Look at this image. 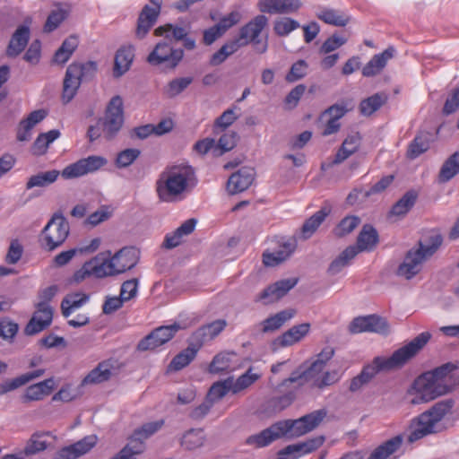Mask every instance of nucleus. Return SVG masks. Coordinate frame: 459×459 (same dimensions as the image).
<instances>
[{"instance_id": "1", "label": "nucleus", "mask_w": 459, "mask_h": 459, "mask_svg": "<svg viewBox=\"0 0 459 459\" xmlns=\"http://www.w3.org/2000/svg\"><path fill=\"white\" fill-rule=\"evenodd\" d=\"M455 369L456 366L448 362L417 377L411 388L410 403H429L451 392L456 385L452 374Z\"/></svg>"}, {"instance_id": "2", "label": "nucleus", "mask_w": 459, "mask_h": 459, "mask_svg": "<svg viewBox=\"0 0 459 459\" xmlns=\"http://www.w3.org/2000/svg\"><path fill=\"white\" fill-rule=\"evenodd\" d=\"M197 182L192 166L181 163L168 166L156 181V193L160 200L166 203L182 200L191 192Z\"/></svg>"}, {"instance_id": "3", "label": "nucleus", "mask_w": 459, "mask_h": 459, "mask_svg": "<svg viewBox=\"0 0 459 459\" xmlns=\"http://www.w3.org/2000/svg\"><path fill=\"white\" fill-rule=\"evenodd\" d=\"M443 244V237L437 230H430L410 248L403 261L396 269V275L411 280L419 274L425 262L430 259Z\"/></svg>"}, {"instance_id": "4", "label": "nucleus", "mask_w": 459, "mask_h": 459, "mask_svg": "<svg viewBox=\"0 0 459 459\" xmlns=\"http://www.w3.org/2000/svg\"><path fill=\"white\" fill-rule=\"evenodd\" d=\"M430 337L429 333H421L408 344L395 351L392 356L374 358L370 364L364 366L362 368L361 377H364L369 383L379 372H387L403 367L427 344Z\"/></svg>"}, {"instance_id": "5", "label": "nucleus", "mask_w": 459, "mask_h": 459, "mask_svg": "<svg viewBox=\"0 0 459 459\" xmlns=\"http://www.w3.org/2000/svg\"><path fill=\"white\" fill-rule=\"evenodd\" d=\"M454 402L451 399L436 403L428 411L415 418L411 425L408 441L413 443L429 435L443 432L447 429L445 418L452 412Z\"/></svg>"}, {"instance_id": "6", "label": "nucleus", "mask_w": 459, "mask_h": 459, "mask_svg": "<svg viewBox=\"0 0 459 459\" xmlns=\"http://www.w3.org/2000/svg\"><path fill=\"white\" fill-rule=\"evenodd\" d=\"M69 224L61 212H56L42 230L41 247L48 251H53L60 247L69 234Z\"/></svg>"}, {"instance_id": "7", "label": "nucleus", "mask_w": 459, "mask_h": 459, "mask_svg": "<svg viewBox=\"0 0 459 459\" xmlns=\"http://www.w3.org/2000/svg\"><path fill=\"white\" fill-rule=\"evenodd\" d=\"M326 414V411L321 409L296 420H283L282 423L287 433V438H297L313 431L324 420Z\"/></svg>"}, {"instance_id": "8", "label": "nucleus", "mask_w": 459, "mask_h": 459, "mask_svg": "<svg viewBox=\"0 0 459 459\" xmlns=\"http://www.w3.org/2000/svg\"><path fill=\"white\" fill-rule=\"evenodd\" d=\"M102 126L103 136L112 140L120 131L124 123L123 100L118 95L114 96L108 102L103 118L99 119Z\"/></svg>"}, {"instance_id": "9", "label": "nucleus", "mask_w": 459, "mask_h": 459, "mask_svg": "<svg viewBox=\"0 0 459 459\" xmlns=\"http://www.w3.org/2000/svg\"><path fill=\"white\" fill-rule=\"evenodd\" d=\"M323 370L324 368L320 367V364L313 362L309 366L302 364L289 377L281 382L280 387H289L290 385H297L300 388L306 384H310L312 387H316V383L320 380Z\"/></svg>"}, {"instance_id": "10", "label": "nucleus", "mask_w": 459, "mask_h": 459, "mask_svg": "<svg viewBox=\"0 0 459 459\" xmlns=\"http://www.w3.org/2000/svg\"><path fill=\"white\" fill-rule=\"evenodd\" d=\"M184 57V50L174 48L169 43L160 41L147 57L148 63L152 65L166 64L169 68H176Z\"/></svg>"}, {"instance_id": "11", "label": "nucleus", "mask_w": 459, "mask_h": 459, "mask_svg": "<svg viewBox=\"0 0 459 459\" xmlns=\"http://www.w3.org/2000/svg\"><path fill=\"white\" fill-rule=\"evenodd\" d=\"M349 331L351 333L372 332L387 334L389 333V325L385 318L377 315H368L354 318L349 325Z\"/></svg>"}, {"instance_id": "12", "label": "nucleus", "mask_w": 459, "mask_h": 459, "mask_svg": "<svg viewBox=\"0 0 459 459\" xmlns=\"http://www.w3.org/2000/svg\"><path fill=\"white\" fill-rule=\"evenodd\" d=\"M282 437L287 438V433L282 420H279L261 432L249 436L245 443L255 448H262Z\"/></svg>"}, {"instance_id": "13", "label": "nucleus", "mask_w": 459, "mask_h": 459, "mask_svg": "<svg viewBox=\"0 0 459 459\" xmlns=\"http://www.w3.org/2000/svg\"><path fill=\"white\" fill-rule=\"evenodd\" d=\"M152 6L145 4L142 9L138 20L135 34L143 39L155 24L161 10L162 0H149Z\"/></svg>"}, {"instance_id": "14", "label": "nucleus", "mask_w": 459, "mask_h": 459, "mask_svg": "<svg viewBox=\"0 0 459 459\" xmlns=\"http://www.w3.org/2000/svg\"><path fill=\"white\" fill-rule=\"evenodd\" d=\"M268 24V18L263 14L255 16L239 30L238 37L233 39L240 48L247 46L251 41H256L258 36Z\"/></svg>"}, {"instance_id": "15", "label": "nucleus", "mask_w": 459, "mask_h": 459, "mask_svg": "<svg viewBox=\"0 0 459 459\" xmlns=\"http://www.w3.org/2000/svg\"><path fill=\"white\" fill-rule=\"evenodd\" d=\"M299 388L297 385H290L289 387H276V392L281 394L274 395L266 403V410L273 413L280 412L290 407L296 400Z\"/></svg>"}, {"instance_id": "16", "label": "nucleus", "mask_w": 459, "mask_h": 459, "mask_svg": "<svg viewBox=\"0 0 459 459\" xmlns=\"http://www.w3.org/2000/svg\"><path fill=\"white\" fill-rule=\"evenodd\" d=\"M35 312L24 327L28 336L35 335L48 328L53 319V308H46L43 305H35Z\"/></svg>"}, {"instance_id": "17", "label": "nucleus", "mask_w": 459, "mask_h": 459, "mask_svg": "<svg viewBox=\"0 0 459 459\" xmlns=\"http://www.w3.org/2000/svg\"><path fill=\"white\" fill-rule=\"evenodd\" d=\"M298 283L297 278L283 279L269 285L259 295L257 300H262L264 304H271L278 301L285 296Z\"/></svg>"}, {"instance_id": "18", "label": "nucleus", "mask_w": 459, "mask_h": 459, "mask_svg": "<svg viewBox=\"0 0 459 459\" xmlns=\"http://www.w3.org/2000/svg\"><path fill=\"white\" fill-rule=\"evenodd\" d=\"M254 179V169L243 167L230 177L227 182V190L230 195L243 192L252 185Z\"/></svg>"}, {"instance_id": "19", "label": "nucleus", "mask_w": 459, "mask_h": 459, "mask_svg": "<svg viewBox=\"0 0 459 459\" xmlns=\"http://www.w3.org/2000/svg\"><path fill=\"white\" fill-rule=\"evenodd\" d=\"M257 5L262 13L289 14L297 12L301 3L299 0H259Z\"/></svg>"}, {"instance_id": "20", "label": "nucleus", "mask_w": 459, "mask_h": 459, "mask_svg": "<svg viewBox=\"0 0 459 459\" xmlns=\"http://www.w3.org/2000/svg\"><path fill=\"white\" fill-rule=\"evenodd\" d=\"M297 240L290 238L282 242L279 249L274 252H264L263 254V263L266 266H276L287 260L296 250Z\"/></svg>"}, {"instance_id": "21", "label": "nucleus", "mask_w": 459, "mask_h": 459, "mask_svg": "<svg viewBox=\"0 0 459 459\" xmlns=\"http://www.w3.org/2000/svg\"><path fill=\"white\" fill-rule=\"evenodd\" d=\"M111 260L116 273L119 274L136 265L139 260L138 251L134 247H124L117 252Z\"/></svg>"}, {"instance_id": "22", "label": "nucleus", "mask_w": 459, "mask_h": 459, "mask_svg": "<svg viewBox=\"0 0 459 459\" xmlns=\"http://www.w3.org/2000/svg\"><path fill=\"white\" fill-rule=\"evenodd\" d=\"M227 326V321L225 319H218L210 324L204 325L199 327L195 332L193 333L191 340L201 346L206 341L212 340L218 336Z\"/></svg>"}, {"instance_id": "23", "label": "nucleus", "mask_w": 459, "mask_h": 459, "mask_svg": "<svg viewBox=\"0 0 459 459\" xmlns=\"http://www.w3.org/2000/svg\"><path fill=\"white\" fill-rule=\"evenodd\" d=\"M55 389V380L53 377L31 385L25 389L22 397L23 403L40 401L49 395Z\"/></svg>"}, {"instance_id": "24", "label": "nucleus", "mask_w": 459, "mask_h": 459, "mask_svg": "<svg viewBox=\"0 0 459 459\" xmlns=\"http://www.w3.org/2000/svg\"><path fill=\"white\" fill-rule=\"evenodd\" d=\"M30 36V28L26 25L19 26L12 35L6 49V55L10 57L19 56L26 48Z\"/></svg>"}, {"instance_id": "25", "label": "nucleus", "mask_w": 459, "mask_h": 459, "mask_svg": "<svg viewBox=\"0 0 459 459\" xmlns=\"http://www.w3.org/2000/svg\"><path fill=\"white\" fill-rule=\"evenodd\" d=\"M394 48L389 47L382 53L375 55L363 67V76L371 77L378 74L386 65L387 61L394 57Z\"/></svg>"}, {"instance_id": "26", "label": "nucleus", "mask_w": 459, "mask_h": 459, "mask_svg": "<svg viewBox=\"0 0 459 459\" xmlns=\"http://www.w3.org/2000/svg\"><path fill=\"white\" fill-rule=\"evenodd\" d=\"M134 57V48L131 46L121 47L115 55L113 76L119 78L131 67Z\"/></svg>"}, {"instance_id": "27", "label": "nucleus", "mask_w": 459, "mask_h": 459, "mask_svg": "<svg viewBox=\"0 0 459 459\" xmlns=\"http://www.w3.org/2000/svg\"><path fill=\"white\" fill-rule=\"evenodd\" d=\"M97 441L98 437L96 435L87 436L76 443L61 449V455L67 459H77L94 447Z\"/></svg>"}, {"instance_id": "28", "label": "nucleus", "mask_w": 459, "mask_h": 459, "mask_svg": "<svg viewBox=\"0 0 459 459\" xmlns=\"http://www.w3.org/2000/svg\"><path fill=\"white\" fill-rule=\"evenodd\" d=\"M196 221L189 219L182 223L173 232L166 235L162 246L165 248L172 249L181 244L182 238L185 236L191 234L195 227Z\"/></svg>"}, {"instance_id": "29", "label": "nucleus", "mask_w": 459, "mask_h": 459, "mask_svg": "<svg viewBox=\"0 0 459 459\" xmlns=\"http://www.w3.org/2000/svg\"><path fill=\"white\" fill-rule=\"evenodd\" d=\"M379 237L377 230L370 224H365L359 231L357 238V247L359 252L372 251L377 247Z\"/></svg>"}, {"instance_id": "30", "label": "nucleus", "mask_w": 459, "mask_h": 459, "mask_svg": "<svg viewBox=\"0 0 459 459\" xmlns=\"http://www.w3.org/2000/svg\"><path fill=\"white\" fill-rule=\"evenodd\" d=\"M77 68L67 67L63 83V94L62 99L64 103L70 102L75 96L82 80L77 76Z\"/></svg>"}, {"instance_id": "31", "label": "nucleus", "mask_w": 459, "mask_h": 459, "mask_svg": "<svg viewBox=\"0 0 459 459\" xmlns=\"http://www.w3.org/2000/svg\"><path fill=\"white\" fill-rule=\"evenodd\" d=\"M403 444V437L398 435L377 446L367 459H389Z\"/></svg>"}, {"instance_id": "32", "label": "nucleus", "mask_w": 459, "mask_h": 459, "mask_svg": "<svg viewBox=\"0 0 459 459\" xmlns=\"http://www.w3.org/2000/svg\"><path fill=\"white\" fill-rule=\"evenodd\" d=\"M201 346H197V344L191 340L189 346L173 358L169 365V369L178 371L189 365L195 358Z\"/></svg>"}, {"instance_id": "33", "label": "nucleus", "mask_w": 459, "mask_h": 459, "mask_svg": "<svg viewBox=\"0 0 459 459\" xmlns=\"http://www.w3.org/2000/svg\"><path fill=\"white\" fill-rule=\"evenodd\" d=\"M309 328L310 325L308 323L294 325L279 336L276 342L281 347L290 346L306 336L309 332Z\"/></svg>"}, {"instance_id": "34", "label": "nucleus", "mask_w": 459, "mask_h": 459, "mask_svg": "<svg viewBox=\"0 0 459 459\" xmlns=\"http://www.w3.org/2000/svg\"><path fill=\"white\" fill-rule=\"evenodd\" d=\"M296 314L293 308L281 310L261 323L263 333H271L280 329L287 321L291 319Z\"/></svg>"}, {"instance_id": "35", "label": "nucleus", "mask_w": 459, "mask_h": 459, "mask_svg": "<svg viewBox=\"0 0 459 459\" xmlns=\"http://www.w3.org/2000/svg\"><path fill=\"white\" fill-rule=\"evenodd\" d=\"M89 296L83 293H72L66 295L61 302V312L65 317H69L74 312L86 304Z\"/></svg>"}, {"instance_id": "36", "label": "nucleus", "mask_w": 459, "mask_h": 459, "mask_svg": "<svg viewBox=\"0 0 459 459\" xmlns=\"http://www.w3.org/2000/svg\"><path fill=\"white\" fill-rule=\"evenodd\" d=\"M329 212L326 208H322L304 222L301 228V237L303 239L309 238L316 232L329 214Z\"/></svg>"}, {"instance_id": "37", "label": "nucleus", "mask_w": 459, "mask_h": 459, "mask_svg": "<svg viewBox=\"0 0 459 459\" xmlns=\"http://www.w3.org/2000/svg\"><path fill=\"white\" fill-rule=\"evenodd\" d=\"M316 17L325 23L336 27H344L350 22V17L347 14L334 9H322L316 13Z\"/></svg>"}, {"instance_id": "38", "label": "nucleus", "mask_w": 459, "mask_h": 459, "mask_svg": "<svg viewBox=\"0 0 459 459\" xmlns=\"http://www.w3.org/2000/svg\"><path fill=\"white\" fill-rule=\"evenodd\" d=\"M180 328V325L177 323L170 325L160 326L142 340V345L143 346L145 343L148 344L150 340L153 338H158L160 340L159 343L164 344L172 339Z\"/></svg>"}, {"instance_id": "39", "label": "nucleus", "mask_w": 459, "mask_h": 459, "mask_svg": "<svg viewBox=\"0 0 459 459\" xmlns=\"http://www.w3.org/2000/svg\"><path fill=\"white\" fill-rule=\"evenodd\" d=\"M357 255L358 250L354 246L348 247L330 264L328 273L332 275L339 273Z\"/></svg>"}, {"instance_id": "40", "label": "nucleus", "mask_w": 459, "mask_h": 459, "mask_svg": "<svg viewBox=\"0 0 459 459\" xmlns=\"http://www.w3.org/2000/svg\"><path fill=\"white\" fill-rule=\"evenodd\" d=\"M459 173V152L453 153L442 165L438 181L446 183Z\"/></svg>"}, {"instance_id": "41", "label": "nucleus", "mask_w": 459, "mask_h": 459, "mask_svg": "<svg viewBox=\"0 0 459 459\" xmlns=\"http://www.w3.org/2000/svg\"><path fill=\"white\" fill-rule=\"evenodd\" d=\"M387 95L384 92L376 93L360 102L359 111L363 116L368 117L378 110L387 101Z\"/></svg>"}, {"instance_id": "42", "label": "nucleus", "mask_w": 459, "mask_h": 459, "mask_svg": "<svg viewBox=\"0 0 459 459\" xmlns=\"http://www.w3.org/2000/svg\"><path fill=\"white\" fill-rule=\"evenodd\" d=\"M194 78L191 76L177 77L169 81L163 88V93L169 99L176 98L186 91L193 82Z\"/></svg>"}, {"instance_id": "43", "label": "nucleus", "mask_w": 459, "mask_h": 459, "mask_svg": "<svg viewBox=\"0 0 459 459\" xmlns=\"http://www.w3.org/2000/svg\"><path fill=\"white\" fill-rule=\"evenodd\" d=\"M429 133H420L415 136L407 150V157L411 160L416 159L429 149Z\"/></svg>"}, {"instance_id": "44", "label": "nucleus", "mask_w": 459, "mask_h": 459, "mask_svg": "<svg viewBox=\"0 0 459 459\" xmlns=\"http://www.w3.org/2000/svg\"><path fill=\"white\" fill-rule=\"evenodd\" d=\"M59 175L60 172L56 169L39 172L36 175H33L28 179L26 183V189L29 190L33 187L48 186L54 183L57 179Z\"/></svg>"}, {"instance_id": "45", "label": "nucleus", "mask_w": 459, "mask_h": 459, "mask_svg": "<svg viewBox=\"0 0 459 459\" xmlns=\"http://www.w3.org/2000/svg\"><path fill=\"white\" fill-rule=\"evenodd\" d=\"M206 441L202 429H192L186 431L181 440V445L187 450H195L202 447Z\"/></svg>"}, {"instance_id": "46", "label": "nucleus", "mask_w": 459, "mask_h": 459, "mask_svg": "<svg viewBox=\"0 0 459 459\" xmlns=\"http://www.w3.org/2000/svg\"><path fill=\"white\" fill-rule=\"evenodd\" d=\"M239 48V44H238L234 39L227 41L218 51L212 54L210 59V65L216 66L222 64L230 56L236 53Z\"/></svg>"}, {"instance_id": "47", "label": "nucleus", "mask_w": 459, "mask_h": 459, "mask_svg": "<svg viewBox=\"0 0 459 459\" xmlns=\"http://www.w3.org/2000/svg\"><path fill=\"white\" fill-rule=\"evenodd\" d=\"M57 6L58 8L56 10H53L48 16L44 25V31L46 32L55 30L70 13V7L68 5L63 6L58 4Z\"/></svg>"}, {"instance_id": "48", "label": "nucleus", "mask_w": 459, "mask_h": 459, "mask_svg": "<svg viewBox=\"0 0 459 459\" xmlns=\"http://www.w3.org/2000/svg\"><path fill=\"white\" fill-rule=\"evenodd\" d=\"M417 200V194L414 191H408L392 207L391 213L396 216L405 215L414 205Z\"/></svg>"}, {"instance_id": "49", "label": "nucleus", "mask_w": 459, "mask_h": 459, "mask_svg": "<svg viewBox=\"0 0 459 459\" xmlns=\"http://www.w3.org/2000/svg\"><path fill=\"white\" fill-rule=\"evenodd\" d=\"M164 424L163 420L147 422L142 425L140 428L134 429L131 437L136 442H142L150 437L152 435L156 433Z\"/></svg>"}, {"instance_id": "50", "label": "nucleus", "mask_w": 459, "mask_h": 459, "mask_svg": "<svg viewBox=\"0 0 459 459\" xmlns=\"http://www.w3.org/2000/svg\"><path fill=\"white\" fill-rule=\"evenodd\" d=\"M252 371L253 368H249L247 371L238 377L237 380L231 377L232 394H238L247 389L261 377V374L253 373Z\"/></svg>"}, {"instance_id": "51", "label": "nucleus", "mask_w": 459, "mask_h": 459, "mask_svg": "<svg viewBox=\"0 0 459 459\" xmlns=\"http://www.w3.org/2000/svg\"><path fill=\"white\" fill-rule=\"evenodd\" d=\"M89 264H91V268L92 270H91V273L97 278L117 274L111 259L100 261L98 257H95L90 260Z\"/></svg>"}, {"instance_id": "52", "label": "nucleus", "mask_w": 459, "mask_h": 459, "mask_svg": "<svg viewBox=\"0 0 459 459\" xmlns=\"http://www.w3.org/2000/svg\"><path fill=\"white\" fill-rule=\"evenodd\" d=\"M154 34L156 36H164L166 39H169L170 38L174 39L176 41L182 40L187 36V31L185 28L175 26L170 23L165 24L163 26H160L155 29Z\"/></svg>"}, {"instance_id": "53", "label": "nucleus", "mask_w": 459, "mask_h": 459, "mask_svg": "<svg viewBox=\"0 0 459 459\" xmlns=\"http://www.w3.org/2000/svg\"><path fill=\"white\" fill-rule=\"evenodd\" d=\"M143 450L144 444L136 442L130 437V442L110 459H136V456L141 455Z\"/></svg>"}, {"instance_id": "54", "label": "nucleus", "mask_w": 459, "mask_h": 459, "mask_svg": "<svg viewBox=\"0 0 459 459\" xmlns=\"http://www.w3.org/2000/svg\"><path fill=\"white\" fill-rule=\"evenodd\" d=\"M360 218L355 215L344 217L333 229V234L342 238L351 233L360 223Z\"/></svg>"}, {"instance_id": "55", "label": "nucleus", "mask_w": 459, "mask_h": 459, "mask_svg": "<svg viewBox=\"0 0 459 459\" xmlns=\"http://www.w3.org/2000/svg\"><path fill=\"white\" fill-rule=\"evenodd\" d=\"M229 392H232L231 377L214 383L209 390L207 398L213 403L223 398Z\"/></svg>"}, {"instance_id": "56", "label": "nucleus", "mask_w": 459, "mask_h": 459, "mask_svg": "<svg viewBox=\"0 0 459 459\" xmlns=\"http://www.w3.org/2000/svg\"><path fill=\"white\" fill-rule=\"evenodd\" d=\"M141 151L135 148H128L119 152L115 160V165L118 169H125L132 165L140 156Z\"/></svg>"}, {"instance_id": "57", "label": "nucleus", "mask_w": 459, "mask_h": 459, "mask_svg": "<svg viewBox=\"0 0 459 459\" xmlns=\"http://www.w3.org/2000/svg\"><path fill=\"white\" fill-rule=\"evenodd\" d=\"M68 67L77 68V76L82 81H88L92 79L98 70V65L95 61H88L86 63H72Z\"/></svg>"}, {"instance_id": "58", "label": "nucleus", "mask_w": 459, "mask_h": 459, "mask_svg": "<svg viewBox=\"0 0 459 459\" xmlns=\"http://www.w3.org/2000/svg\"><path fill=\"white\" fill-rule=\"evenodd\" d=\"M47 446L48 443L44 435L34 434L25 446L24 454L26 455H35L39 452L44 451Z\"/></svg>"}, {"instance_id": "59", "label": "nucleus", "mask_w": 459, "mask_h": 459, "mask_svg": "<svg viewBox=\"0 0 459 459\" xmlns=\"http://www.w3.org/2000/svg\"><path fill=\"white\" fill-rule=\"evenodd\" d=\"M111 376L108 365L100 363L96 368L91 370L85 377L86 383H101L108 380Z\"/></svg>"}, {"instance_id": "60", "label": "nucleus", "mask_w": 459, "mask_h": 459, "mask_svg": "<svg viewBox=\"0 0 459 459\" xmlns=\"http://www.w3.org/2000/svg\"><path fill=\"white\" fill-rule=\"evenodd\" d=\"M299 27V23L297 21L285 17L275 21L273 29L277 35L283 37Z\"/></svg>"}, {"instance_id": "61", "label": "nucleus", "mask_w": 459, "mask_h": 459, "mask_svg": "<svg viewBox=\"0 0 459 459\" xmlns=\"http://www.w3.org/2000/svg\"><path fill=\"white\" fill-rule=\"evenodd\" d=\"M307 67L308 65L306 61H297L291 65L290 72L286 74V81L289 82H294L302 79L307 74Z\"/></svg>"}, {"instance_id": "62", "label": "nucleus", "mask_w": 459, "mask_h": 459, "mask_svg": "<svg viewBox=\"0 0 459 459\" xmlns=\"http://www.w3.org/2000/svg\"><path fill=\"white\" fill-rule=\"evenodd\" d=\"M242 15L240 12L235 10L221 17L215 24L221 32L224 34L228 30L240 22Z\"/></svg>"}, {"instance_id": "63", "label": "nucleus", "mask_w": 459, "mask_h": 459, "mask_svg": "<svg viewBox=\"0 0 459 459\" xmlns=\"http://www.w3.org/2000/svg\"><path fill=\"white\" fill-rule=\"evenodd\" d=\"M86 174H88L87 169H85L82 159L66 166L61 172V176L65 179L79 178Z\"/></svg>"}, {"instance_id": "64", "label": "nucleus", "mask_w": 459, "mask_h": 459, "mask_svg": "<svg viewBox=\"0 0 459 459\" xmlns=\"http://www.w3.org/2000/svg\"><path fill=\"white\" fill-rule=\"evenodd\" d=\"M348 39L345 37L339 36L337 34L332 35L328 38L321 46L319 49L320 54H328L337 48H341L347 42Z\"/></svg>"}]
</instances>
